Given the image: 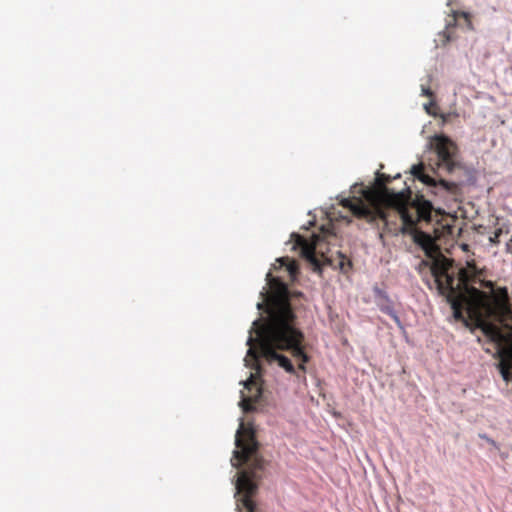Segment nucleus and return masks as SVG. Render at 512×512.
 <instances>
[{
  "mask_svg": "<svg viewBox=\"0 0 512 512\" xmlns=\"http://www.w3.org/2000/svg\"><path fill=\"white\" fill-rule=\"evenodd\" d=\"M270 281L269 290L264 293V302L258 303V361L262 339L279 350L290 351L302 361L299 368L305 370L304 364L309 357L302 347L303 333L293 325L296 314L289 303V291L280 280L272 278ZM262 395L261 365L258 362V407Z\"/></svg>",
  "mask_w": 512,
  "mask_h": 512,
  "instance_id": "f257e3e1",
  "label": "nucleus"
},
{
  "mask_svg": "<svg viewBox=\"0 0 512 512\" xmlns=\"http://www.w3.org/2000/svg\"><path fill=\"white\" fill-rule=\"evenodd\" d=\"M469 290V301L472 306L479 312V317L476 319L475 325L470 327L473 333L475 329H480L482 333L488 338L487 343H498L499 331L498 328L491 322L482 318V313L497 320H504L509 318L512 310L509 304V293L507 287H498L492 295L476 288L471 287Z\"/></svg>",
  "mask_w": 512,
  "mask_h": 512,
  "instance_id": "f03ea898",
  "label": "nucleus"
},
{
  "mask_svg": "<svg viewBox=\"0 0 512 512\" xmlns=\"http://www.w3.org/2000/svg\"><path fill=\"white\" fill-rule=\"evenodd\" d=\"M295 239V245L301 250V256L310 264L312 271L317 273L319 276L323 274V266L327 265L334 269H339L342 273L346 274L352 268V262L349 260L341 251L337 252L339 261L337 264L334 263L331 257L325 256L321 253L323 261H320L317 257V245L322 241L320 235H313V239L309 242L307 239L299 234H293Z\"/></svg>",
  "mask_w": 512,
  "mask_h": 512,
  "instance_id": "7ed1b4c3",
  "label": "nucleus"
},
{
  "mask_svg": "<svg viewBox=\"0 0 512 512\" xmlns=\"http://www.w3.org/2000/svg\"><path fill=\"white\" fill-rule=\"evenodd\" d=\"M428 146L437 155L438 169H442L451 175L465 169L460 160L457 145L448 136L444 134L434 135Z\"/></svg>",
  "mask_w": 512,
  "mask_h": 512,
  "instance_id": "20e7f679",
  "label": "nucleus"
},
{
  "mask_svg": "<svg viewBox=\"0 0 512 512\" xmlns=\"http://www.w3.org/2000/svg\"><path fill=\"white\" fill-rule=\"evenodd\" d=\"M422 263L430 267L431 274L435 278L437 289L441 295H446V298L462 295V292H457L454 287V276L449 274L452 267L451 259L439 256L434 258L432 262L423 261Z\"/></svg>",
  "mask_w": 512,
  "mask_h": 512,
  "instance_id": "39448f33",
  "label": "nucleus"
},
{
  "mask_svg": "<svg viewBox=\"0 0 512 512\" xmlns=\"http://www.w3.org/2000/svg\"><path fill=\"white\" fill-rule=\"evenodd\" d=\"M411 174L427 186V195L444 196L455 194L459 189L458 183L444 179H436L425 172V165L420 162L411 167Z\"/></svg>",
  "mask_w": 512,
  "mask_h": 512,
  "instance_id": "423d86ee",
  "label": "nucleus"
},
{
  "mask_svg": "<svg viewBox=\"0 0 512 512\" xmlns=\"http://www.w3.org/2000/svg\"><path fill=\"white\" fill-rule=\"evenodd\" d=\"M398 194L405 199L408 198L407 200H409L411 207L416 210L419 220H431L434 207L432 202L426 198L425 194L420 192L413 194L410 188H406Z\"/></svg>",
  "mask_w": 512,
  "mask_h": 512,
  "instance_id": "0eeeda50",
  "label": "nucleus"
},
{
  "mask_svg": "<svg viewBox=\"0 0 512 512\" xmlns=\"http://www.w3.org/2000/svg\"><path fill=\"white\" fill-rule=\"evenodd\" d=\"M277 350H279L278 347L261 339L260 359L264 358L269 363L277 362L287 373L295 374V368L289 358L280 354Z\"/></svg>",
  "mask_w": 512,
  "mask_h": 512,
  "instance_id": "6e6552de",
  "label": "nucleus"
},
{
  "mask_svg": "<svg viewBox=\"0 0 512 512\" xmlns=\"http://www.w3.org/2000/svg\"><path fill=\"white\" fill-rule=\"evenodd\" d=\"M413 242L418 245L429 258L428 262H432L434 258L443 256L439 251L433 237L421 230H413L411 232Z\"/></svg>",
  "mask_w": 512,
  "mask_h": 512,
  "instance_id": "1a4fd4ad",
  "label": "nucleus"
},
{
  "mask_svg": "<svg viewBox=\"0 0 512 512\" xmlns=\"http://www.w3.org/2000/svg\"><path fill=\"white\" fill-rule=\"evenodd\" d=\"M373 294L380 311L389 315L399 328H403L402 322L394 309L393 301L387 292L376 285L373 287Z\"/></svg>",
  "mask_w": 512,
  "mask_h": 512,
  "instance_id": "9d476101",
  "label": "nucleus"
},
{
  "mask_svg": "<svg viewBox=\"0 0 512 512\" xmlns=\"http://www.w3.org/2000/svg\"><path fill=\"white\" fill-rule=\"evenodd\" d=\"M447 302L450 304L451 309L453 310V316L456 320L464 322V324L469 327L468 321L464 318L462 309L465 304L469 306L473 312L478 314L477 318L479 317V312L472 306L468 298H466L463 295H458L457 297H447Z\"/></svg>",
  "mask_w": 512,
  "mask_h": 512,
  "instance_id": "9b49d317",
  "label": "nucleus"
},
{
  "mask_svg": "<svg viewBox=\"0 0 512 512\" xmlns=\"http://www.w3.org/2000/svg\"><path fill=\"white\" fill-rule=\"evenodd\" d=\"M272 268L275 271L284 269L288 273L291 283L296 282L298 279L299 265L294 259H290L289 257L277 258Z\"/></svg>",
  "mask_w": 512,
  "mask_h": 512,
  "instance_id": "f8f14e48",
  "label": "nucleus"
},
{
  "mask_svg": "<svg viewBox=\"0 0 512 512\" xmlns=\"http://www.w3.org/2000/svg\"><path fill=\"white\" fill-rule=\"evenodd\" d=\"M272 278H273V279H278V280H280L282 283H284V284L286 285V287H287V289H288V291H289V303H290V305H291V306H292V303H291V299H292V297H297V298H298V297H302V296H303V293H302L301 291H291V290L289 289L288 284H287V283L282 279V277H281V276L274 275V274L270 271V272H268V273L266 274V278H265V280H266V285H265V287H263V289L258 293V298H260V299H261V301H260L259 303H263V302H264V299H265V295H264V293H265V292H267V291L269 290L270 283H271V281H270V280H271Z\"/></svg>",
  "mask_w": 512,
  "mask_h": 512,
  "instance_id": "ddd939ff",
  "label": "nucleus"
},
{
  "mask_svg": "<svg viewBox=\"0 0 512 512\" xmlns=\"http://www.w3.org/2000/svg\"><path fill=\"white\" fill-rule=\"evenodd\" d=\"M458 279L462 286V295L469 299L468 289L472 287L470 283L473 282V277L470 271L466 268H460L458 272Z\"/></svg>",
  "mask_w": 512,
  "mask_h": 512,
  "instance_id": "4468645a",
  "label": "nucleus"
},
{
  "mask_svg": "<svg viewBox=\"0 0 512 512\" xmlns=\"http://www.w3.org/2000/svg\"><path fill=\"white\" fill-rule=\"evenodd\" d=\"M496 367L505 382L512 381V373L510 372V367L506 365L503 359H501V361L496 364Z\"/></svg>",
  "mask_w": 512,
  "mask_h": 512,
  "instance_id": "2eb2a0df",
  "label": "nucleus"
},
{
  "mask_svg": "<svg viewBox=\"0 0 512 512\" xmlns=\"http://www.w3.org/2000/svg\"><path fill=\"white\" fill-rule=\"evenodd\" d=\"M390 180L391 177L389 175L380 172L376 173L375 184L380 188H384L387 192L386 183L390 182Z\"/></svg>",
  "mask_w": 512,
  "mask_h": 512,
  "instance_id": "dca6fc26",
  "label": "nucleus"
},
{
  "mask_svg": "<svg viewBox=\"0 0 512 512\" xmlns=\"http://www.w3.org/2000/svg\"><path fill=\"white\" fill-rule=\"evenodd\" d=\"M479 438L485 440L487 443H489L490 445H492L495 449H499V446L498 444L496 443V441H494L492 438H490L487 434L485 433H479L478 434Z\"/></svg>",
  "mask_w": 512,
  "mask_h": 512,
  "instance_id": "f3484780",
  "label": "nucleus"
},
{
  "mask_svg": "<svg viewBox=\"0 0 512 512\" xmlns=\"http://www.w3.org/2000/svg\"><path fill=\"white\" fill-rule=\"evenodd\" d=\"M402 219L405 224L410 225V226L414 225V223H415L414 218L411 215H409L408 213H403Z\"/></svg>",
  "mask_w": 512,
  "mask_h": 512,
  "instance_id": "a211bd4d",
  "label": "nucleus"
},
{
  "mask_svg": "<svg viewBox=\"0 0 512 512\" xmlns=\"http://www.w3.org/2000/svg\"><path fill=\"white\" fill-rule=\"evenodd\" d=\"M479 283L487 289L494 290V283L491 280H479Z\"/></svg>",
  "mask_w": 512,
  "mask_h": 512,
  "instance_id": "6ab92c4d",
  "label": "nucleus"
},
{
  "mask_svg": "<svg viewBox=\"0 0 512 512\" xmlns=\"http://www.w3.org/2000/svg\"><path fill=\"white\" fill-rule=\"evenodd\" d=\"M484 275H485V269H481L478 267V269L475 270L474 275H472L473 282H476L478 278H480L481 276H484Z\"/></svg>",
  "mask_w": 512,
  "mask_h": 512,
  "instance_id": "aec40b11",
  "label": "nucleus"
},
{
  "mask_svg": "<svg viewBox=\"0 0 512 512\" xmlns=\"http://www.w3.org/2000/svg\"><path fill=\"white\" fill-rule=\"evenodd\" d=\"M352 210L357 215H363L366 212V209L364 207L359 206V205H355L352 208Z\"/></svg>",
  "mask_w": 512,
  "mask_h": 512,
  "instance_id": "412c9836",
  "label": "nucleus"
},
{
  "mask_svg": "<svg viewBox=\"0 0 512 512\" xmlns=\"http://www.w3.org/2000/svg\"><path fill=\"white\" fill-rule=\"evenodd\" d=\"M466 269H468L470 271L471 275H474L475 270H477L478 267H477V265L474 262H467V268Z\"/></svg>",
  "mask_w": 512,
  "mask_h": 512,
  "instance_id": "4be33fe9",
  "label": "nucleus"
},
{
  "mask_svg": "<svg viewBox=\"0 0 512 512\" xmlns=\"http://www.w3.org/2000/svg\"><path fill=\"white\" fill-rule=\"evenodd\" d=\"M501 233H502L501 229H498L497 231H495L494 235L492 237H490V241L493 243H498V238L501 235Z\"/></svg>",
  "mask_w": 512,
  "mask_h": 512,
  "instance_id": "5701e85b",
  "label": "nucleus"
},
{
  "mask_svg": "<svg viewBox=\"0 0 512 512\" xmlns=\"http://www.w3.org/2000/svg\"><path fill=\"white\" fill-rule=\"evenodd\" d=\"M432 91L430 88H427L425 86H422V95L424 96H432Z\"/></svg>",
  "mask_w": 512,
  "mask_h": 512,
  "instance_id": "b1692460",
  "label": "nucleus"
},
{
  "mask_svg": "<svg viewBox=\"0 0 512 512\" xmlns=\"http://www.w3.org/2000/svg\"><path fill=\"white\" fill-rule=\"evenodd\" d=\"M322 232L324 233V235H332L334 236V232H333V229L332 228H324L322 227Z\"/></svg>",
  "mask_w": 512,
  "mask_h": 512,
  "instance_id": "393cba45",
  "label": "nucleus"
},
{
  "mask_svg": "<svg viewBox=\"0 0 512 512\" xmlns=\"http://www.w3.org/2000/svg\"><path fill=\"white\" fill-rule=\"evenodd\" d=\"M435 103L433 101L429 102L428 104H424V108L427 111V113L431 114L430 107L433 106Z\"/></svg>",
  "mask_w": 512,
  "mask_h": 512,
  "instance_id": "a878e982",
  "label": "nucleus"
},
{
  "mask_svg": "<svg viewBox=\"0 0 512 512\" xmlns=\"http://www.w3.org/2000/svg\"><path fill=\"white\" fill-rule=\"evenodd\" d=\"M400 192H401V191H399V193H400ZM392 194H395V195H396L400 200H402V201H404V202L409 203V200H407L408 198H406V199H405V198H403L402 196H400V195L398 194V192H397V193H395V191H392Z\"/></svg>",
  "mask_w": 512,
  "mask_h": 512,
  "instance_id": "bb28decb",
  "label": "nucleus"
},
{
  "mask_svg": "<svg viewBox=\"0 0 512 512\" xmlns=\"http://www.w3.org/2000/svg\"><path fill=\"white\" fill-rule=\"evenodd\" d=\"M262 462L263 461H262L261 457L258 455V464H257L258 471L261 470V468H262Z\"/></svg>",
  "mask_w": 512,
  "mask_h": 512,
  "instance_id": "cd10ccee",
  "label": "nucleus"
},
{
  "mask_svg": "<svg viewBox=\"0 0 512 512\" xmlns=\"http://www.w3.org/2000/svg\"><path fill=\"white\" fill-rule=\"evenodd\" d=\"M508 360L510 362V366L512 367V350L508 354Z\"/></svg>",
  "mask_w": 512,
  "mask_h": 512,
  "instance_id": "c85d7f7f",
  "label": "nucleus"
},
{
  "mask_svg": "<svg viewBox=\"0 0 512 512\" xmlns=\"http://www.w3.org/2000/svg\"><path fill=\"white\" fill-rule=\"evenodd\" d=\"M493 356L494 357H502V352L498 349L497 352Z\"/></svg>",
  "mask_w": 512,
  "mask_h": 512,
  "instance_id": "c756f323",
  "label": "nucleus"
},
{
  "mask_svg": "<svg viewBox=\"0 0 512 512\" xmlns=\"http://www.w3.org/2000/svg\"><path fill=\"white\" fill-rule=\"evenodd\" d=\"M461 15H462L464 18H466V19H468V18H469V16H470V14H469L468 12H461Z\"/></svg>",
  "mask_w": 512,
  "mask_h": 512,
  "instance_id": "7c9ffc66",
  "label": "nucleus"
},
{
  "mask_svg": "<svg viewBox=\"0 0 512 512\" xmlns=\"http://www.w3.org/2000/svg\"><path fill=\"white\" fill-rule=\"evenodd\" d=\"M484 350H485V352H487V353H491V350H490L489 346L484 347Z\"/></svg>",
  "mask_w": 512,
  "mask_h": 512,
  "instance_id": "2f4dec72",
  "label": "nucleus"
},
{
  "mask_svg": "<svg viewBox=\"0 0 512 512\" xmlns=\"http://www.w3.org/2000/svg\"><path fill=\"white\" fill-rule=\"evenodd\" d=\"M477 341L480 343L482 340L480 337H477Z\"/></svg>",
  "mask_w": 512,
  "mask_h": 512,
  "instance_id": "473e14b6",
  "label": "nucleus"
}]
</instances>
